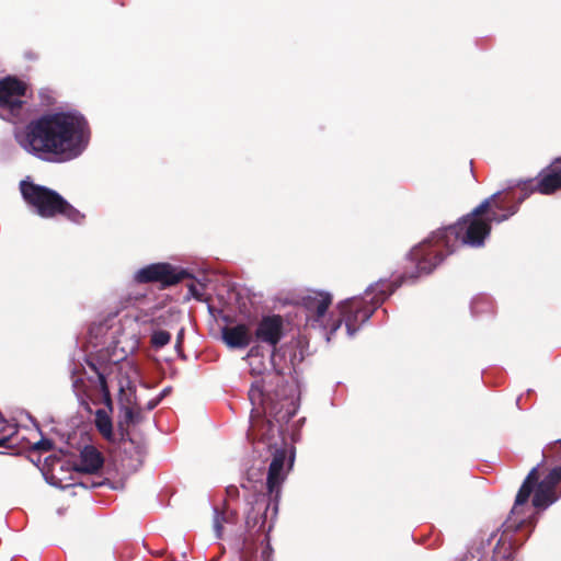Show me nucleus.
Instances as JSON below:
<instances>
[{"mask_svg":"<svg viewBox=\"0 0 561 561\" xmlns=\"http://www.w3.org/2000/svg\"><path fill=\"white\" fill-rule=\"evenodd\" d=\"M500 195V192L493 194L457 224L435 231L431 238L413 248L409 260L415 265V273L405 274L403 279H415L421 275L430 274L443 261V249L446 250V254H449L460 244L482 247L490 234L491 222L504 221L517 211V206L511 207L510 211L502 216L490 211L492 206L497 209L505 208L507 198L499 201Z\"/></svg>","mask_w":561,"mask_h":561,"instance_id":"f257e3e1","label":"nucleus"},{"mask_svg":"<svg viewBox=\"0 0 561 561\" xmlns=\"http://www.w3.org/2000/svg\"><path fill=\"white\" fill-rule=\"evenodd\" d=\"M14 137L26 152L47 161L65 162L78 158L88 147L90 130L76 112L46 114L16 128Z\"/></svg>","mask_w":561,"mask_h":561,"instance_id":"f03ea898","label":"nucleus"},{"mask_svg":"<svg viewBox=\"0 0 561 561\" xmlns=\"http://www.w3.org/2000/svg\"><path fill=\"white\" fill-rule=\"evenodd\" d=\"M265 391V380L255 381L249 390L252 404L249 436L272 446L276 445L280 424L287 422L297 411L296 390L290 386L289 391L283 389L282 393L276 391L273 397Z\"/></svg>","mask_w":561,"mask_h":561,"instance_id":"7ed1b4c3","label":"nucleus"},{"mask_svg":"<svg viewBox=\"0 0 561 561\" xmlns=\"http://www.w3.org/2000/svg\"><path fill=\"white\" fill-rule=\"evenodd\" d=\"M302 306L307 311V322L313 328H322L325 339L330 342L334 333L345 323L346 333L352 337L359 325L367 321L371 316V310L364 307V301L359 297H352L339 305L340 317L335 320L328 318L327 310L332 302V297L328 293L311 290L301 298Z\"/></svg>","mask_w":561,"mask_h":561,"instance_id":"20e7f679","label":"nucleus"},{"mask_svg":"<svg viewBox=\"0 0 561 561\" xmlns=\"http://www.w3.org/2000/svg\"><path fill=\"white\" fill-rule=\"evenodd\" d=\"M561 481V466L552 468L542 479L539 480V467H534L524 480L515 500L512 514H518L520 506L525 505L531 493L533 505L543 511L558 501L556 488Z\"/></svg>","mask_w":561,"mask_h":561,"instance_id":"39448f33","label":"nucleus"},{"mask_svg":"<svg viewBox=\"0 0 561 561\" xmlns=\"http://www.w3.org/2000/svg\"><path fill=\"white\" fill-rule=\"evenodd\" d=\"M20 188L24 201L42 217L48 218L60 214L75 222H80L83 218V215L55 191L26 180L20 183Z\"/></svg>","mask_w":561,"mask_h":561,"instance_id":"423d86ee","label":"nucleus"},{"mask_svg":"<svg viewBox=\"0 0 561 561\" xmlns=\"http://www.w3.org/2000/svg\"><path fill=\"white\" fill-rule=\"evenodd\" d=\"M156 327L153 319L147 316L136 319L126 318L121 322V331L113 332L112 348L116 360L126 358L133 354L139 345V336L136 333L138 328L139 334H146Z\"/></svg>","mask_w":561,"mask_h":561,"instance_id":"0eeeda50","label":"nucleus"},{"mask_svg":"<svg viewBox=\"0 0 561 561\" xmlns=\"http://www.w3.org/2000/svg\"><path fill=\"white\" fill-rule=\"evenodd\" d=\"M25 92V83L15 78L7 77L0 80V117L2 119L13 124L24 119Z\"/></svg>","mask_w":561,"mask_h":561,"instance_id":"6e6552de","label":"nucleus"},{"mask_svg":"<svg viewBox=\"0 0 561 561\" xmlns=\"http://www.w3.org/2000/svg\"><path fill=\"white\" fill-rule=\"evenodd\" d=\"M294 463V455L287 449H276L268 467L266 488L268 494L277 501L279 499L282 485L287 478Z\"/></svg>","mask_w":561,"mask_h":561,"instance_id":"1a4fd4ad","label":"nucleus"},{"mask_svg":"<svg viewBox=\"0 0 561 561\" xmlns=\"http://www.w3.org/2000/svg\"><path fill=\"white\" fill-rule=\"evenodd\" d=\"M187 276L184 271H176L168 263H154L138 270L135 279L138 283L159 282L163 285H173Z\"/></svg>","mask_w":561,"mask_h":561,"instance_id":"9d476101","label":"nucleus"},{"mask_svg":"<svg viewBox=\"0 0 561 561\" xmlns=\"http://www.w3.org/2000/svg\"><path fill=\"white\" fill-rule=\"evenodd\" d=\"M283 334V320L279 316L263 318L255 331L257 340L275 347Z\"/></svg>","mask_w":561,"mask_h":561,"instance_id":"9b49d317","label":"nucleus"},{"mask_svg":"<svg viewBox=\"0 0 561 561\" xmlns=\"http://www.w3.org/2000/svg\"><path fill=\"white\" fill-rule=\"evenodd\" d=\"M221 333L224 342L230 348H245L252 341V332L245 324L226 327Z\"/></svg>","mask_w":561,"mask_h":561,"instance_id":"f8f14e48","label":"nucleus"},{"mask_svg":"<svg viewBox=\"0 0 561 561\" xmlns=\"http://www.w3.org/2000/svg\"><path fill=\"white\" fill-rule=\"evenodd\" d=\"M559 188H561V169L558 164H552L542 172L538 191L542 194H551Z\"/></svg>","mask_w":561,"mask_h":561,"instance_id":"ddd939ff","label":"nucleus"},{"mask_svg":"<svg viewBox=\"0 0 561 561\" xmlns=\"http://www.w3.org/2000/svg\"><path fill=\"white\" fill-rule=\"evenodd\" d=\"M398 288V285L392 287L388 282H378L375 285H371L365 293V297H360L364 301V307L366 306V300L370 298L374 306L380 305L389 295H391L394 289ZM373 311V309L369 307Z\"/></svg>","mask_w":561,"mask_h":561,"instance_id":"4468645a","label":"nucleus"},{"mask_svg":"<svg viewBox=\"0 0 561 561\" xmlns=\"http://www.w3.org/2000/svg\"><path fill=\"white\" fill-rule=\"evenodd\" d=\"M103 465L101 454L92 446L83 448L80 455L79 469L81 471L93 473L96 472Z\"/></svg>","mask_w":561,"mask_h":561,"instance_id":"2eb2a0df","label":"nucleus"},{"mask_svg":"<svg viewBox=\"0 0 561 561\" xmlns=\"http://www.w3.org/2000/svg\"><path fill=\"white\" fill-rule=\"evenodd\" d=\"M95 425L99 432L106 438L113 437L112 420L105 410H98L95 413Z\"/></svg>","mask_w":561,"mask_h":561,"instance_id":"dca6fc26","label":"nucleus"},{"mask_svg":"<svg viewBox=\"0 0 561 561\" xmlns=\"http://www.w3.org/2000/svg\"><path fill=\"white\" fill-rule=\"evenodd\" d=\"M171 340V335L167 331L156 330L151 335V344L156 348L165 346Z\"/></svg>","mask_w":561,"mask_h":561,"instance_id":"f3484780","label":"nucleus"},{"mask_svg":"<svg viewBox=\"0 0 561 561\" xmlns=\"http://www.w3.org/2000/svg\"><path fill=\"white\" fill-rule=\"evenodd\" d=\"M230 522V518L224 513H219L217 508L214 510L213 526L217 538H221L224 523Z\"/></svg>","mask_w":561,"mask_h":561,"instance_id":"a211bd4d","label":"nucleus"},{"mask_svg":"<svg viewBox=\"0 0 561 561\" xmlns=\"http://www.w3.org/2000/svg\"><path fill=\"white\" fill-rule=\"evenodd\" d=\"M123 420L127 424H135L140 421V412L136 407H123Z\"/></svg>","mask_w":561,"mask_h":561,"instance_id":"6ab92c4d","label":"nucleus"},{"mask_svg":"<svg viewBox=\"0 0 561 561\" xmlns=\"http://www.w3.org/2000/svg\"><path fill=\"white\" fill-rule=\"evenodd\" d=\"M13 433L14 427L5 424V421L0 419V446L3 445Z\"/></svg>","mask_w":561,"mask_h":561,"instance_id":"aec40b11","label":"nucleus"},{"mask_svg":"<svg viewBox=\"0 0 561 561\" xmlns=\"http://www.w3.org/2000/svg\"><path fill=\"white\" fill-rule=\"evenodd\" d=\"M51 447H53V444L49 439H41L33 445V448L35 450H43V451H48L51 449Z\"/></svg>","mask_w":561,"mask_h":561,"instance_id":"412c9836","label":"nucleus"},{"mask_svg":"<svg viewBox=\"0 0 561 561\" xmlns=\"http://www.w3.org/2000/svg\"><path fill=\"white\" fill-rule=\"evenodd\" d=\"M202 285H195V284H191L188 286V290L191 293V295L197 299H201L202 296H203V291H202Z\"/></svg>","mask_w":561,"mask_h":561,"instance_id":"4be33fe9","label":"nucleus"},{"mask_svg":"<svg viewBox=\"0 0 561 561\" xmlns=\"http://www.w3.org/2000/svg\"><path fill=\"white\" fill-rule=\"evenodd\" d=\"M99 382H100V387H101V390L104 394L106 402H110L111 399H110L107 385H106L105 378L102 375L99 376Z\"/></svg>","mask_w":561,"mask_h":561,"instance_id":"5701e85b","label":"nucleus"},{"mask_svg":"<svg viewBox=\"0 0 561 561\" xmlns=\"http://www.w3.org/2000/svg\"><path fill=\"white\" fill-rule=\"evenodd\" d=\"M159 401H151L148 403V409L151 410L153 409L157 404H158Z\"/></svg>","mask_w":561,"mask_h":561,"instance_id":"b1692460","label":"nucleus"},{"mask_svg":"<svg viewBox=\"0 0 561 561\" xmlns=\"http://www.w3.org/2000/svg\"><path fill=\"white\" fill-rule=\"evenodd\" d=\"M253 353H254V348H251V350H250V352H249V354H248V356H249V357H252V356H253Z\"/></svg>","mask_w":561,"mask_h":561,"instance_id":"393cba45","label":"nucleus"},{"mask_svg":"<svg viewBox=\"0 0 561 561\" xmlns=\"http://www.w3.org/2000/svg\"><path fill=\"white\" fill-rule=\"evenodd\" d=\"M169 392V389H164L161 393V397H164Z\"/></svg>","mask_w":561,"mask_h":561,"instance_id":"a878e982","label":"nucleus"},{"mask_svg":"<svg viewBox=\"0 0 561 561\" xmlns=\"http://www.w3.org/2000/svg\"><path fill=\"white\" fill-rule=\"evenodd\" d=\"M525 197H526V195H524L522 198H519V203H522Z\"/></svg>","mask_w":561,"mask_h":561,"instance_id":"bb28decb","label":"nucleus"}]
</instances>
